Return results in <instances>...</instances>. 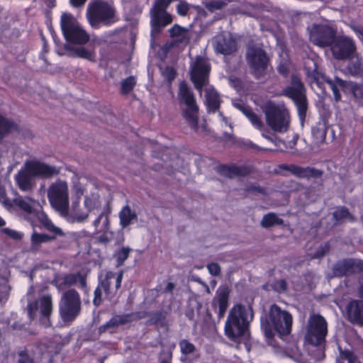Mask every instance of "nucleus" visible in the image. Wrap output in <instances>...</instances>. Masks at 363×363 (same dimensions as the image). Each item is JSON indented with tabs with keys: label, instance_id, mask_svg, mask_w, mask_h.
Returning <instances> with one entry per match:
<instances>
[{
	"label": "nucleus",
	"instance_id": "1",
	"mask_svg": "<svg viewBox=\"0 0 363 363\" xmlns=\"http://www.w3.org/2000/svg\"><path fill=\"white\" fill-rule=\"evenodd\" d=\"M253 319V312L250 306L235 305L229 311L225 323L226 336L234 342L249 337V326Z\"/></svg>",
	"mask_w": 363,
	"mask_h": 363
},
{
	"label": "nucleus",
	"instance_id": "2",
	"mask_svg": "<svg viewBox=\"0 0 363 363\" xmlns=\"http://www.w3.org/2000/svg\"><path fill=\"white\" fill-rule=\"evenodd\" d=\"M292 323V315L276 304L271 306L267 315L261 318V328L269 344L275 333L281 337L289 335Z\"/></svg>",
	"mask_w": 363,
	"mask_h": 363
},
{
	"label": "nucleus",
	"instance_id": "3",
	"mask_svg": "<svg viewBox=\"0 0 363 363\" xmlns=\"http://www.w3.org/2000/svg\"><path fill=\"white\" fill-rule=\"evenodd\" d=\"M267 125L274 132L285 133L290 125V114L284 104L267 101L261 106Z\"/></svg>",
	"mask_w": 363,
	"mask_h": 363
},
{
	"label": "nucleus",
	"instance_id": "4",
	"mask_svg": "<svg viewBox=\"0 0 363 363\" xmlns=\"http://www.w3.org/2000/svg\"><path fill=\"white\" fill-rule=\"evenodd\" d=\"M86 16L90 26L94 28H99L101 25L111 26L118 20L113 4L100 0L89 5Z\"/></svg>",
	"mask_w": 363,
	"mask_h": 363
},
{
	"label": "nucleus",
	"instance_id": "5",
	"mask_svg": "<svg viewBox=\"0 0 363 363\" xmlns=\"http://www.w3.org/2000/svg\"><path fill=\"white\" fill-rule=\"evenodd\" d=\"M318 59L308 57L304 61V68L306 74L312 80V83L315 84L318 87L321 86L323 82H325L331 90L333 91L334 99L336 101L341 99V95L338 87L342 89H347V82L343 81L340 78H335V81L333 82L331 79L327 78L320 71L318 70Z\"/></svg>",
	"mask_w": 363,
	"mask_h": 363
},
{
	"label": "nucleus",
	"instance_id": "6",
	"mask_svg": "<svg viewBox=\"0 0 363 363\" xmlns=\"http://www.w3.org/2000/svg\"><path fill=\"white\" fill-rule=\"evenodd\" d=\"M48 199L51 206L61 215L66 216L69 208V187L67 182L58 179L48 189Z\"/></svg>",
	"mask_w": 363,
	"mask_h": 363
},
{
	"label": "nucleus",
	"instance_id": "7",
	"mask_svg": "<svg viewBox=\"0 0 363 363\" xmlns=\"http://www.w3.org/2000/svg\"><path fill=\"white\" fill-rule=\"evenodd\" d=\"M60 28L65 38L70 43L83 45L89 40V35L70 13L63 12L62 13Z\"/></svg>",
	"mask_w": 363,
	"mask_h": 363
},
{
	"label": "nucleus",
	"instance_id": "8",
	"mask_svg": "<svg viewBox=\"0 0 363 363\" xmlns=\"http://www.w3.org/2000/svg\"><path fill=\"white\" fill-rule=\"evenodd\" d=\"M123 273L120 272L116 274L113 272H106L103 276H100V284L94 291L93 303L96 306L101 304L102 291H104L107 298L111 299L120 288L123 279Z\"/></svg>",
	"mask_w": 363,
	"mask_h": 363
},
{
	"label": "nucleus",
	"instance_id": "9",
	"mask_svg": "<svg viewBox=\"0 0 363 363\" xmlns=\"http://www.w3.org/2000/svg\"><path fill=\"white\" fill-rule=\"evenodd\" d=\"M59 309L63 321L74 320L81 310V298L79 293L74 289L65 292L60 301Z\"/></svg>",
	"mask_w": 363,
	"mask_h": 363
},
{
	"label": "nucleus",
	"instance_id": "10",
	"mask_svg": "<svg viewBox=\"0 0 363 363\" xmlns=\"http://www.w3.org/2000/svg\"><path fill=\"white\" fill-rule=\"evenodd\" d=\"M211 67L203 57L197 56L190 65V77L195 88L201 94L202 88L208 83Z\"/></svg>",
	"mask_w": 363,
	"mask_h": 363
},
{
	"label": "nucleus",
	"instance_id": "11",
	"mask_svg": "<svg viewBox=\"0 0 363 363\" xmlns=\"http://www.w3.org/2000/svg\"><path fill=\"white\" fill-rule=\"evenodd\" d=\"M327 323L320 315H311L307 326L306 341L313 345H320L327 335Z\"/></svg>",
	"mask_w": 363,
	"mask_h": 363
},
{
	"label": "nucleus",
	"instance_id": "12",
	"mask_svg": "<svg viewBox=\"0 0 363 363\" xmlns=\"http://www.w3.org/2000/svg\"><path fill=\"white\" fill-rule=\"evenodd\" d=\"M179 96L181 101L186 105V108L184 111V116L194 129L198 128V106L192 92L185 82L179 85Z\"/></svg>",
	"mask_w": 363,
	"mask_h": 363
},
{
	"label": "nucleus",
	"instance_id": "13",
	"mask_svg": "<svg viewBox=\"0 0 363 363\" xmlns=\"http://www.w3.org/2000/svg\"><path fill=\"white\" fill-rule=\"evenodd\" d=\"M173 0H157L150 11L151 26L152 30L159 32L161 27L170 24L172 16L166 12V9Z\"/></svg>",
	"mask_w": 363,
	"mask_h": 363
},
{
	"label": "nucleus",
	"instance_id": "14",
	"mask_svg": "<svg viewBox=\"0 0 363 363\" xmlns=\"http://www.w3.org/2000/svg\"><path fill=\"white\" fill-rule=\"evenodd\" d=\"M28 309L31 319L40 318L45 327L50 325L49 316L52 311V298L50 295L43 296L34 303H30Z\"/></svg>",
	"mask_w": 363,
	"mask_h": 363
},
{
	"label": "nucleus",
	"instance_id": "15",
	"mask_svg": "<svg viewBox=\"0 0 363 363\" xmlns=\"http://www.w3.org/2000/svg\"><path fill=\"white\" fill-rule=\"evenodd\" d=\"M284 94L294 101L300 116L306 114L307 104L305 89L299 78L292 77L291 85L284 89Z\"/></svg>",
	"mask_w": 363,
	"mask_h": 363
},
{
	"label": "nucleus",
	"instance_id": "16",
	"mask_svg": "<svg viewBox=\"0 0 363 363\" xmlns=\"http://www.w3.org/2000/svg\"><path fill=\"white\" fill-rule=\"evenodd\" d=\"M329 45L334 57L338 60L348 57L355 50L354 42L346 36L335 37V35Z\"/></svg>",
	"mask_w": 363,
	"mask_h": 363
},
{
	"label": "nucleus",
	"instance_id": "17",
	"mask_svg": "<svg viewBox=\"0 0 363 363\" xmlns=\"http://www.w3.org/2000/svg\"><path fill=\"white\" fill-rule=\"evenodd\" d=\"M247 60L257 77L263 73L267 64V57L261 48L249 47L247 52Z\"/></svg>",
	"mask_w": 363,
	"mask_h": 363
},
{
	"label": "nucleus",
	"instance_id": "18",
	"mask_svg": "<svg viewBox=\"0 0 363 363\" xmlns=\"http://www.w3.org/2000/svg\"><path fill=\"white\" fill-rule=\"evenodd\" d=\"M335 32L330 27L325 25H313L309 31L310 40L315 45L325 47L333 40Z\"/></svg>",
	"mask_w": 363,
	"mask_h": 363
},
{
	"label": "nucleus",
	"instance_id": "19",
	"mask_svg": "<svg viewBox=\"0 0 363 363\" xmlns=\"http://www.w3.org/2000/svg\"><path fill=\"white\" fill-rule=\"evenodd\" d=\"M213 43L216 51L225 55L236 50V42L228 32H223L216 35L213 40Z\"/></svg>",
	"mask_w": 363,
	"mask_h": 363
},
{
	"label": "nucleus",
	"instance_id": "20",
	"mask_svg": "<svg viewBox=\"0 0 363 363\" xmlns=\"http://www.w3.org/2000/svg\"><path fill=\"white\" fill-rule=\"evenodd\" d=\"M25 167L33 177H50L58 173L55 167L37 161L27 162Z\"/></svg>",
	"mask_w": 363,
	"mask_h": 363
},
{
	"label": "nucleus",
	"instance_id": "21",
	"mask_svg": "<svg viewBox=\"0 0 363 363\" xmlns=\"http://www.w3.org/2000/svg\"><path fill=\"white\" fill-rule=\"evenodd\" d=\"M280 168L290 172L300 178H318L322 176V171L313 167H301L294 164H282Z\"/></svg>",
	"mask_w": 363,
	"mask_h": 363
},
{
	"label": "nucleus",
	"instance_id": "22",
	"mask_svg": "<svg viewBox=\"0 0 363 363\" xmlns=\"http://www.w3.org/2000/svg\"><path fill=\"white\" fill-rule=\"evenodd\" d=\"M229 290L226 286H220L213 299V305L216 309L218 307L219 318L223 317L228 306Z\"/></svg>",
	"mask_w": 363,
	"mask_h": 363
},
{
	"label": "nucleus",
	"instance_id": "23",
	"mask_svg": "<svg viewBox=\"0 0 363 363\" xmlns=\"http://www.w3.org/2000/svg\"><path fill=\"white\" fill-rule=\"evenodd\" d=\"M233 106L241 111L250 121L252 125L257 130H262L263 122L261 118L255 113L252 110L247 106L242 101H233Z\"/></svg>",
	"mask_w": 363,
	"mask_h": 363
},
{
	"label": "nucleus",
	"instance_id": "24",
	"mask_svg": "<svg viewBox=\"0 0 363 363\" xmlns=\"http://www.w3.org/2000/svg\"><path fill=\"white\" fill-rule=\"evenodd\" d=\"M349 320L363 325V301H352L347 306Z\"/></svg>",
	"mask_w": 363,
	"mask_h": 363
},
{
	"label": "nucleus",
	"instance_id": "25",
	"mask_svg": "<svg viewBox=\"0 0 363 363\" xmlns=\"http://www.w3.org/2000/svg\"><path fill=\"white\" fill-rule=\"evenodd\" d=\"M130 316L129 315H115L110 319L107 323L100 326L99 328V333L109 332L113 333L116 328L119 325L125 324L129 322Z\"/></svg>",
	"mask_w": 363,
	"mask_h": 363
},
{
	"label": "nucleus",
	"instance_id": "26",
	"mask_svg": "<svg viewBox=\"0 0 363 363\" xmlns=\"http://www.w3.org/2000/svg\"><path fill=\"white\" fill-rule=\"evenodd\" d=\"M10 272L7 267H4L2 272H0V303L6 302L9 296L11 289L9 284Z\"/></svg>",
	"mask_w": 363,
	"mask_h": 363
},
{
	"label": "nucleus",
	"instance_id": "27",
	"mask_svg": "<svg viewBox=\"0 0 363 363\" xmlns=\"http://www.w3.org/2000/svg\"><path fill=\"white\" fill-rule=\"evenodd\" d=\"M206 104L209 111L215 112L220 106V98L216 91L211 87L206 90Z\"/></svg>",
	"mask_w": 363,
	"mask_h": 363
},
{
	"label": "nucleus",
	"instance_id": "28",
	"mask_svg": "<svg viewBox=\"0 0 363 363\" xmlns=\"http://www.w3.org/2000/svg\"><path fill=\"white\" fill-rule=\"evenodd\" d=\"M31 177L33 176L28 172L26 167L23 170L18 173L16 176V180L21 190L28 191L32 189L33 184Z\"/></svg>",
	"mask_w": 363,
	"mask_h": 363
},
{
	"label": "nucleus",
	"instance_id": "29",
	"mask_svg": "<svg viewBox=\"0 0 363 363\" xmlns=\"http://www.w3.org/2000/svg\"><path fill=\"white\" fill-rule=\"evenodd\" d=\"M55 285L59 290H64L77 283V277L76 274H69L59 276L55 278Z\"/></svg>",
	"mask_w": 363,
	"mask_h": 363
},
{
	"label": "nucleus",
	"instance_id": "30",
	"mask_svg": "<svg viewBox=\"0 0 363 363\" xmlns=\"http://www.w3.org/2000/svg\"><path fill=\"white\" fill-rule=\"evenodd\" d=\"M220 174L232 178L235 176H244L247 174V170L243 167L221 166L219 167Z\"/></svg>",
	"mask_w": 363,
	"mask_h": 363
},
{
	"label": "nucleus",
	"instance_id": "31",
	"mask_svg": "<svg viewBox=\"0 0 363 363\" xmlns=\"http://www.w3.org/2000/svg\"><path fill=\"white\" fill-rule=\"evenodd\" d=\"M119 218L121 225L123 228H125L130 225L133 220L137 219V215L128 206H125L121 210Z\"/></svg>",
	"mask_w": 363,
	"mask_h": 363
},
{
	"label": "nucleus",
	"instance_id": "32",
	"mask_svg": "<svg viewBox=\"0 0 363 363\" xmlns=\"http://www.w3.org/2000/svg\"><path fill=\"white\" fill-rule=\"evenodd\" d=\"M169 33L172 37L177 38L180 43H187L189 40L188 29L178 25H174L171 28Z\"/></svg>",
	"mask_w": 363,
	"mask_h": 363
},
{
	"label": "nucleus",
	"instance_id": "33",
	"mask_svg": "<svg viewBox=\"0 0 363 363\" xmlns=\"http://www.w3.org/2000/svg\"><path fill=\"white\" fill-rule=\"evenodd\" d=\"M52 239V237H50L45 234L33 233L30 238L31 249L33 250H36L43 243H45Z\"/></svg>",
	"mask_w": 363,
	"mask_h": 363
},
{
	"label": "nucleus",
	"instance_id": "34",
	"mask_svg": "<svg viewBox=\"0 0 363 363\" xmlns=\"http://www.w3.org/2000/svg\"><path fill=\"white\" fill-rule=\"evenodd\" d=\"M70 51L73 57H81L89 60H93L94 58V52L84 47H74L72 48Z\"/></svg>",
	"mask_w": 363,
	"mask_h": 363
},
{
	"label": "nucleus",
	"instance_id": "35",
	"mask_svg": "<svg viewBox=\"0 0 363 363\" xmlns=\"http://www.w3.org/2000/svg\"><path fill=\"white\" fill-rule=\"evenodd\" d=\"M84 205L88 211L99 208L101 203L99 201V195L96 194H91L89 196H85Z\"/></svg>",
	"mask_w": 363,
	"mask_h": 363
},
{
	"label": "nucleus",
	"instance_id": "36",
	"mask_svg": "<svg viewBox=\"0 0 363 363\" xmlns=\"http://www.w3.org/2000/svg\"><path fill=\"white\" fill-rule=\"evenodd\" d=\"M282 223L283 220L273 213L265 215L261 221V225L264 228H269L272 225H281Z\"/></svg>",
	"mask_w": 363,
	"mask_h": 363
},
{
	"label": "nucleus",
	"instance_id": "37",
	"mask_svg": "<svg viewBox=\"0 0 363 363\" xmlns=\"http://www.w3.org/2000/svg\"><path fill=\"white\" fill-rule=\"evenodd\" d=\"M16 205L19 206L23 211L30 213L33 209L35 201L28 197H18L13 200Z\"/></svg>",
	"mask_w": 363,
	"mask_h": 363
},
{
	"label": "nucleus",
	"instance_id": "38",
	"mask_svg": "<svg viewBox=\"0 0 363 363\" xmlns=\"http://www.w3.org/2000/svg\"><path fill=\"white\" fill-rule=\"evenodd\" d=\"M348 70L352 75H359L362 72L363 64L357 57H353L348 65Z\"/></svg>",
	"mask_w": 363,
	"mask_h": 363
},
{
	"label": "nucleus",
	"instance_id": "39",
	"mask_svg": "<svg viewBox=\"0 0 363 363\" xmlns=\"http://www.w3.org/2000/svg\"><path fill=\"white\" fill-rule=\"evenodd\" d=\"M84 191V186L80 181H73L72 194L76 197V201L73 202L74 208L79 205V199L83 196Z\"/></svg>",
	"mask_w": 363,
	"mask_h": 363
},
{
	"label": "nucleus",
	"instance_id": "40",
	"mask_svg": "<svg viewBox=\"0 0 363 363\" xmlns=\"http://www.w3.org/2000/svg\"><path fill=\"white\" fill-rule=\"evenodd\" d=\"M333 217L336 222H343L345 220H353V217L350 215L348 210L345 207L337 208L333 212Z\"/></svg>",
	"mask_w": 363,
	"mask_h": 363
},
{
	"label": "nucleus",
	"instance_id": "41",
	"mask_svg": "<svg viewBox=\"0 0 363 363\" xmlns=\"http://www.w3.org/2000/svg\"><path fill=\"white\" fill-rule=\"evenodd\" d=\"M16 129V125L0 115V138L6 133L12 132Z\"/></svg>",
	"mask_w": 363,
	"mask_h": 363
},
{
	"label": "nucleus",
	"instance_id": "42",
	"mask_svg": "<svg viewBox=\"0 0 363 363\" xmlns=\"http://www.w3.org/2000/svg\"><path fill=\"white\" fill-rule=\"evenodd\" d=\"M131 249L128 247H123L121 250L116 251L114 257L116 259L118 266L122 265L129 256Z\"/></svg>",
	"mask_w": 363,
	"mask_h": 363
},
{
	"label": "nucleus",
	"instance_id": "43",
	"mask_svg": "<svg viewBox=\"0 0 363 363\" xmlns=\"http://www.w3.org/2000/svg\"><path fill=\"white\" fill-rule=\"evenodd\" d=\"M337 363H357L356 357L352 352L346 351H340V356L337 358Z\"/></svg>",
	"mask_w": 363,
	"mask_h": 363
},
{
	"label": "nucleus",
	"instance_id": "44",
	"mask_svg": "<svg viewBox=\"0 0 363 363\" xmlns=\"http://www.w3.org/2000/svg\"><path fill=\"white\" fill-rule=\"evenodd\" d=\"M347 89L350 90L355 98L361 99L363 97L362 85L352 82H347Z\"/></svg>",
	"mask_w": 363,
	"mask_h": 363
},
{
	"label": "nucleus",
	"instance_id": "45",
	"mask_svg": "<svg viewBox=\"0 0 363 363\" xmlns=\"http://www.w3.org/2000/svg\"><path fill=\"white\" fill-rule=\"evenodd\" d=\"M136 79L134 77H129L121 82V93L123 94H128L135 86Z\"/></svg>",
	"mask_w": 363,
	"mask_h": 363
},
{
	"label": "nucleus",
	"instance_id": "46",
	"mask_svg": "<svg viewBox=\"0 0 363 363\" xmlns=\"http://www.w3.org/2000/svg\"><path fill=\"white\" fill-rule=\"evenodd\" d=\"M179 347L182 353L184 354H191L195 350L194 345L186 340L180 341Z\"/></svg>",
	"mask_w": 363,
	"mask_h": 363
},
{
	"label": "nucleus",
	"instance_id": "47",
	"mask_svg": "<svg viewBox=\"0 0 363 363\" xmlns=\"http://www.w3.org/2000/svg\"><path fill=\"white\" fill-rule=\"evenodd\" d=\"M4 234L14 240H20L23 238V233L13 229L5 228L1 230Z\"/></svg>",
	"mask_w": 363,
	"mask_h": 363
},
{
	"label": "nucleus",
	"instance_id": "48",
	"mask_svg": "<svg viewBox=\"0 0 363 363\" xmlns=\"http://www.w3.org/2000/svg\"><path fill=\"white\" fill-rule=\"evenodd\" d=\"M43 224L45 226V228L49 230L50 232H52L57 235H62V230L56 227L52 222L48 219V218H45V219L43 220Z\"/></svg>",
	"mask_w": 363,
	"mask_h": 363
},
{
	"label": "nucleus",
	"instance_id": "49",
	"mask_svg": "<svg viewBox=\"0 0 363 363\" xmlns=\"http://www.w3.org/2000/svg\"><path fill=\"white\" fill-rule=\"evenodd\" d=\"M312 131L314 135L321 139L325 138L326 130L325 125L323 124H319L318 126L313 128Z\"/></svg>",
	"mask_w": 363,
	"mask_h": 363
},
{
	"label": "nucleus",
	"instance_id": "50",
	"mask_svg": "<svg viewBox=\"0 0 363 363\" xmlns=\"http://www.w3.org/2000/svg\"><path fill=\"white\" fill-rule=\"evenodd\" d=\"M0 203H1L6 208L11 207V203L6 196V192L4 188L0 186Z\"/></svg>",
	"mask_w": 363,
	"mask_h": 363
},
{
	"label": "nucleus",
	"instance_id": "51",
	"mask_svg": "<svg viewBox=\"0 0 363 363\" xmlns=\"http://www.w3.org/2000/svg\"><path fill=\"white\" fill-rule=\"evenodd\" d=\"M207 269L209 273L213 276H218L220 272V268L216 263H211L208 264Z\"/></svg>",
	"mask_w": 363,
	"mask_h": 363
},
{
	"label": "nucleus",
	"instance_id": "52",
	"mask_svg": "<svg viewBox=\"0 0 363 363\" xmlns=\"http://www.w3.org/2000/svg\"><path fill=\"white\" fill-rule=\"evenodd\" d=\"M177 13L181 16H185L189 10V5L185 2H181L177 7Z\"/></svg>",
	"mask_w": 363,
	"mask_h": 363
},
{
	"label": "nucleus",
	"instance_id": "53",
	"mask_svg": "<svg viewBox=\"0 0 363 363\" xmlns=\"http://www.w3.org/2000/svg\"><path fill=\"white\" fill-rule=\"evenodd\" d=\"M274 288L279 293L284 292L286 289V282L283 279L279 280L274 284Z\"/></svg>",
	"mask_w": 363,
	"mask_h": 363
},
{
	"label": "nucleus",
	"instance_id": "54",
	"mask_svg": "<svg viewBox=\"0 0 363 363\" xmlns=\"http://www.w3.org/2000/svg\"><path fill=\"white\" fill-rule=\"evenodd\" d=\"M329 250V245L328 244H325L324 245L320 246V249L317 252V253L312 256V258H318L323 256Z\"/></svg>",
	"mask_w": 363,
	"mask_h": 363
},
{
	"label": "nucleus",
	"instance_id": "55",
	"mask_svg": "<svg viewBox=\"0 0 363 363\" xmlns=\"http://www.w3.org/2000/svg\"><path fill=\"white\" fill-rule=\"evenodd\" d=\"M261 131V135L263 138H264L265 139H267V140H269V142H271L272 143L274 144L275 145H277V138L275 137H272L269 135L267 134V131L265 130V128H264V125L263 124V128Z\"/></svg>",
	"mask_w": 363,
	"mask_h": 363
},
{
	"label": "nucleus",
	"instance_id": "56",
	"mask_svg": "<svg viewBox=\"0 0 363 363\" xmlns=\"http://www.w3.org/2000/svg\"><path fill=\"white\" fill-rule=\"evenodd\" d=\"M18 363H33V359L24 352L19 353Z\"/></svg>",
	"mask_w": 363,
	"mask_h": 363
},
{
	"label": "nucleus",
	"instance_id": "57",
	"mask_svg": "<svg viewBox=\"0 0 363 363\" xmlns=\"http://www.w3.org/2000/svg\"><path fill=\"white\" fill-rule=\"evenodd\" d=\"M76 277H77V282L80 284V286L84 288L86 286V279L85 277L80 273L76 274Z\"/></svg>",
	"mask_w": 363,
	"mask_h": 363
},
{
	"label": "nucleus",
	"instance_id": "58",
	"mask_svg": "<svg viewBox=\"0 0 363 363\" xmlns=\"http://www.w3.org/2000/svg\"><path fill=\"white\" fill-rule=\"evenodd\" d=\"M87 218H88V213H85L77 215L75 216V220H76V221L81 223V222L85 221L87 219Z\"/></svg>",
	"mask_w": 363,
	"mask_h": 363
},
{
	"label": "nucleus",
	"instance_id": "59",
	"mask_svg": "<svg viewBox=\"0 0 363 363\" xmlns=\"http://www.w3.org/2000/svg\"><path fill=\"white\" fill-rule=\"evenodd\" d=\"M86 1V0H70L71 4L74 7L82 6Z\"/></svg>",
	"mask_w": 363,
	"mask_h": 363
},
{
	"label": "nucleus",
	"instance_id": "60",
	"mask_svg": "<svg viewBox=\"0 0 363 363\" xmlns=\"http://www.w3.org/2000/svg\"><path fill=\"white\" fill-rule=\"evenodd\" d=\"M218 116L220 119L225 123V125H229L230 127H231L228 118L224 117L221 113H219Z\"/></svg>",
	"mask_w": 363,
	"mask_h": 363
},
{
	"label": "nucleus",
	"instance_id": "61",
	"mask_svg": "<svg viewBox=\"0 0 363 363\" xmlns=\"http://www.w3.org/2000/svg\"><path fill=\"white\" fill-rule=\"evenodd\" d=\"M354 30L358 34L359 37L363 36V28L360 26L353 27Z\"/></svg>",
	"mask_w": 363,
	"mask_h": 363
},
{
	"label": "nucleus",
	"instance_id": "62",
	"mask_svg": "<svg viewBox=\"0 0 363 363\" xmlns=\"http://www.w3.org/2000/svg\"><path fill=\"white\" fill-rule=\"evenodd\" d=\"M174 289V284L172 282H169L166 287H165V291L167 292H171Z\"/></svg>",
	"mask_w": 363,
	"mask_h": 363
},
{
	"label": "nucleus",
	"instance_id": "63",
	"mask_svg": "<svg viewBox=\"0 0 363 363\" xmlns=\"http://www.w3.org/2000/svg\"><path fill=\"white\" fill-rule=\"evenodd\" d=\"M102 216H103V215H102V214L99 215V216L96 218V219L94 221V225H95V227H97V226H98V225H99V222H100V220H101V218H102Z\"/></svg>",
	"mask_w": 363,
	"mask_h": 363
},
{
	"label": "nucleus",
	"instance_id": "64",
	"mask_svg": "<svg viewBox=\"0 0 363 363\" xmlns=\"http://www.w3.org/2000/svg\"><path fill=\"white\" fill-rule=\"evenodd\" d=\"M359 296H361L362 298H363V283L361 284V286L359 287Z\"/></svg>",
	"mask_w": 363,
	"mask_h": 363
}]
</instances>
